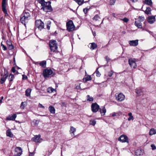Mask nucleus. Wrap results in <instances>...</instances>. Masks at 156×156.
Listing matches in <instances>:
<instances>
[{
  "mask_svg": "<svg viewBox=\"0 0 156 156\" xmlns=\"http://www.w3.org/2000/svg\"><path fill=\"white\" fill-rule=\"evenodd\" d=\"M6 43L8 46L12 44L11 42L10 41L7 40L6 41Z\"/></svg>",
  "mask_w": 156,
  "mask_h": 156,
  "instance_id": "3c124183",
  "label": "nucleus"
},
{
  "mask_svg": "<svg viewBox=\"0 0 156 156\" xmlns=\"http://www.w3.org/2000/svg\"><path fill=\"white\" fill-rule=\"evenodd\" d=\"M46 61L45 60L40 62V66L42 67L45 68L46 67Z\"/></svg>",
  "mask_w": 156,
  "mask_h": 156,
  "instance_id": "5701e85b",
  "label": "nucleus"
},
{
  "mask_svg": "<svg viewBox=\"0 0 156 156\" xmlns=\"http://www.w3.org/2000/svg\"><path fill=\"white\" fill-rule=\"evenodd\" d=\"M118 140L122 143H129L128 139L127 136L124 135H122L118 138Z\"/></svg>",
  "mask_w": 156,
  "mask_h": 156,
  "instance_id": "423d86ee",
  "label": "nucleus"
},
{
  "mask_svg": "<svg viewBox=\"0 0 156 156\" xmlns=\"http://www.w3.org/2000/svg\"><path fill=\"white\" fill-rule=\"evenodd\" d=\"M6 135L7 136H9L10 137H12L13 135L12 133V132L9 129H8L6 131Z\"/></svg>",
  "mask_w": 156,
  "mask_h": 156,
  "instance_id": "cd10ccee",
  "label": "nucleus"
},
{
  "mask_svg": "<svg viewBox=\"0 0 156 156\" xmlns=\"http://www.w3.org/2000/svg\"><path fill=\"white\" fill-rule=\"evenodd\" d=\"M87 101H93V98L92 97H90L89 95H87Z\"/></svg>",
  "mask_w": 156,
  "mask_h": 156,
  "instance_id": "ea45409f",
  "label": "nucleus"
},
{
  "mask_svg": "<svg viewBox=\"0 0 156 156\" xmlns=\"http://www.w3.org/2000/svg\"><path fill=\"white\" fill-rule=\"evenodd\" d=\"M66 26L67 30L69 32L72 31L75 29V26L71 20H70L66 23Z\"/></svg>",
  "mask_w": 156,
  "mask_h": 156,
  "instance_id": "f03ea898",
  "label": "nucleus"
},
{
  "mask_svg": "<svg viewBox=\"0 0 156 156\" xmlns=\"http://www.w3.org/2000/svg\"><path fill=\"white\" fill-rule=\"evenodd\" d=\"M47 91L49 93H52L55 91V90L51 87H49L47 89Z\"/></svg>",
  "mask_w": 156,
  "mask_h": 156,
  "instance_id": "473e14b6",
  "label": "nucleus"
},
{
  "mask_svg": "<svg viewBox=\"0 0 156 156\" xmlns=\"http://www.w3.org/2000/svg\"><path fill=\"white\" fill-rule=\"evenodd\" d=\"M40 3L42 6L41 8V10L42 9L46 12L52 11L53 9L51 5L50 2H45L44 0H40Z\"/></svg>",
  "mask_w": 156,
  "mask_h": 156,
  "instance_id": "f257e3e1",
  "label": "nucleus"
},
{
  "mask_svg": "<svg viewBox=\"0 0 156 156\" xmlns=\"http://www.w3.org/2000/svg\"><path fill=\"white\" fill-rule=\"evenodd\" d=\"M36 1L37 2V3L39 2V0H36V1L35 2V4H36Z\"/></svg>",
  "mask_w": 156,
  "mask_h": 156,
  "instance_id": "69168bd1",
  "label": "nucleus"
},
{
  "mask_svg": "<svg viewBox=\"0 0 156 156\" xmlns=\"http://www.w3.org/2000/svg\"><path fill=\"white\" fill-rule=\"evenodd\" d=\"M9 76V73L6 69L4 70V74H1V76L2 77L0 79V83L2 84L4 83V82L6 81L7 77Z\"/></svg>",
  "mask_w": 156,
  "mask_h": 156,
  "instance_id": "20e7f679",
  "label": "nucleus"
},
{
  "mask_svg": "<svg viewBox=\"0 0 156 156\" xmlns=\"http://www.w3.org/2000/svg\"><path fill=\"white\" fill-rule=\"evenodd\" d=\"M137 1V0H132V2H136Z\"/></svg>",
  "mask_w": 156,
  "mask_h": 156,
  "instance_id": "0e129e2a",
  "label": "nucleus"
},
{
  "mask_svg": "<svg viewBox=\"0 0 156 156\" xmlns=\"http://www.w3.org/2000/svg\"><path fill=\"white\" fill-rule=\"evenodd\" d=\"M31 91V89L30 88L27 89L25 91V95L27 97L30 96V93Z\"/></svg>",
  "mask_w": 156,
  "mask_h": 156,
  "instance_id": "4be33fe9",
  "label": "nucleus"
},
{
  "mask_svg": "<svg viewBox=\"0 0 156 156\" xmlns=\"http://www.w3.org/2000/svg\"><path fill=\"white\" fill-rule=\"evenodd\" d=\"M129 63L131 68L135 69L136 67V64L135 59L130 58L128 60Z\"/></svg>",
  "mask_w": 156,
  "mask_h": 156,
  "instance_id": "6e6552de",
  "label": "nucleus"
},
{
  "mask_svg": "<svg viewBox=\"0 0 156 156\" xmlns=\"http://www.w3.org/2000/svg\"><path fill=\"white\" fill-rule=\"evenodd\" d=\"M145 1L146 4L150 6L152 5V2L151 0H145Z\"/></svg>",
  "mask_w": 156,
  "mask_h": 156,
  "instance_id": "f704fd0d",
  "label": "nucleus"
},
{
  "mask_svg": "<svg viewBox=\"0 0 156 156\" xmlns=\"http://www.w3.org/2000/svg\"><path fill=\"white\" fill-rule=\"evenodd\" d=\"M93 20L96 21H98L100 20L101 19V18L99 17L98 15L97 14L93 18Z\"/></svg>",
  "mask_w": 156,
  "mask_h": 156,
  "instance_id": "c85d7f7f",
  "label": "nucleus"
},
{
  "mask_svg": "<svg viewBox=\"0 0 156 156\" xmlns=\"http://www.w3.org/2000/svg\"><path fill=\"white\" fill-rule=\"evenodd\" d=\"M115 2V0H110L109 1V4L110 5H113Z\"/></svg>",
  "mask_w": 156,
  "mask_h": 156,
  "instance_id": "c03bdc74",
  "label": "nucleus"
},
{
  "mask_svg": "<svg viewBox=\"0 0 156 156\" xmlns=\"http://www.w3.org/2000/svg\"><path fill=\"white\" fill-rule=\"evenodd\" d=\"M98 69L97 68L95 72V73L96 74V76L98 77H100L101 75V74L99 72L98 70Z\"/></svg>",
  "mask_w": 156,
  "mask_h": 156,
  "instance_id": "a18cd8bd",
  "label": "nucleus"
},
{
  "mask_svg": "<svg viewBox=\"0 0 156 156\" xmlns=\"http://www.w3.org/2000/svg\"><path fill=\"white\" fill-rule=\"evenodd\" d=\"M122 20L124 22L126 23L127 22L129 21L128 19L126 17L124 18L123 19H122Z\"/></svg>",
  "mask_w": 156,
  "mask_h": 156,
  "instance_id": "09e8293b",
  "label": "nucleus"
},
{
  "mask_svg": "<svg viewBox=\"0 0 156 156\" xmlns=\"http://www.w3.org/2000/svg\"><path fill=\"white\" fill-rule=\"evenodd\" d=\"M2 99H1L0 100V103H2Z\"/></svg>",
  "mask_w": 156,
  "mask_h": 156,
  "instance_id": "774afa93",
  "label": "nucleus"
},
{
  "mask_svg": "<svg viewBox=\"0 0 156 156\" xmlns=\"http://www.w3.org/2000/svg\"><path fill=\"white\" fill-rule=\"evenodd\" d=\"M16 117V114H14L9 115L6 118V119L8 120H15Z\"/></svg>",
  "mask_w": 156,
  "mask_h": 156,
  "instance_id": "dca6fc26",
  "label": "nucleus"
},
{
  "mask_svg": "<svg viewBox=\"0 0 156 156\" xmlns=\"http://www.w3.org/2000/svg\"><path fill=\"white\" fill-rule=\"evenodd\" d=\"M144 89L137 88L136 89V93L138 96L144 94Z\"/></svg>",
  "mask_w": 156,
  "mask_h": 156,
  "instance_id": "4468645a",
  "label": "nucleus"
},
{
  "mask_svg": "<svg viewBox=\"0 0 156 156\" xmlns=\"http://www.w3.org/2000/svg\"><path fill=\"white\" fill-rule=\"evenodd\" d=\"M8 47L9 50H12L14 48V47L13 45H12V44H11V45L8 46Z\"/></svg>",
  "mask_w": 156,
  "mask_h": 156,
  "instance_id": "864d4df0",
  "label": "nucleus"
},
{
  "mask_svg": "<svg viewBox=\"0 0 156 156\" xmlns=\"http://www.w3.org/2000/svg\"><path fill=\"white\" fill-rule=\"evenodd\" d=\"M112 15H113V16L114 17H115V13H113V14H112Z\"/></svg>",
  "mask_w": 156,
  "mask_h": 156,
  "instance_id": "338daca9",
  "label": "nucleus"
},
{
  "mask_svg": "<svg viewBox=\"0 0 156 156\" xmlns=\"http://www.w3.org/2000/svg\"><path fill=\"white\" fill-rule=\"evenodd\" d=\"M113 72L112 70H111L110 71L108 72V76L110 77H111L112 76V75H113Z\"/></svg>",
  "mask_w": 156,
  "mask_h": 156,
  "instance_id": "49530a36",
  "label": "nucleus"
},
{
  "mask_svg": "<svg viewBox=\"0 0 156 156\" xmlns=\"http://www.w3.org/2000/svg\"><path fill=\"white\" fill-rule=\"evenodd\" d=\"M2 9L4 13L5 14V16H8V14L7 13V11L6 9V7L2 8Z\"/></svg>",
  "mask_w": 156,
  "mask_h": 156,
  "instance_id": "e433bc0d",
  "label": "nucleus"
},
{
  "mask_svg": "<svg viewBox=\"0 0 156 156\" xmlns=\"http://www.w3.org/2000/svg\"><path fill=\"white\" fill-rule=\"evenodd\" d=\"M129 117L128 118V121H130L131 120H133L134 119L132 115V113L131 112H129L128 114Z\"/></svg>",
  "mask_w": 156,
  "mask_h": 156,
  "instance_id": "72a5a7b5",
  "label": "nucleus"
},
{
  "mask_svg": "<svg viewBox=\"0 0 156 156\" xmlns=\"http://www.w3.org/2000/svg\"><path fill=\"white\" fill-rule=\"evenodd\" d=\"M100 112L102 115H105V113L106 112V109L104 106L101 107L100 109Z\"/></svg>",
  "mask_w": 156,
  "mask_h": 156,
  "instance_id": "6ab92c4d",
  "label": "nucleus"
},
{
  "mask_svg": "<svg viewBox=\"0 0 156 156\" xmlns=\"http://www.w3.org/2000/svg\"><path fill=\"white\" fill-rule=\"evenodd\" d=\"M48 109L51 113L54 114L55 113V109L54 107L50 106L49 107Z\"/></svg>",
  "mask_w": 156,
  "mask_h": 156,
  "instance_id": "b1692460",
  "label": "nucleus"
},
{
  "mask_svg": "<svg viewBox=\"0 0 156 156\" xmlns=\"http://www.w3.org/2000/svg\"><path fill=\"white\" fill-rule=\"evenodd\" d=\"M40 107L44 108V107L41 104H40Z\"/></svg>",
  "mask_w": 156,
  "mask_h": 156,
  "instance_id": "e2e57ef3",
  "label": "nucleus"
},
{
  "mask_svg": "<svg viewBox=\"0 0 156 156\" xmlns=\"http://www.w3.org/2000/svg\"><path fill=\"white\" fill-rule=\"evenodd\" d=\"M143 151L140 149H138L135 151V155L137 156H140L143 154Z\"/></svg>",
  "mask_w": 156,
  "mask_h": 156,
  "instance_id": "aec40b11",
  "label": "nucleus"
},
{
  "mask_svg": "<svg viewBox=\"0 0 156 156\" xmlns=\"http://www.w3.org/2000/svg\"><path fill=\"white\" fill-rule=\"evenodd\" d=\"M52 73V70L50 69H45L43 72V75L45 78L48 77Z\"/></svg>",
  "mask_w": 156,
  "mask_h": 156,
  "instance_id": "39448f33",
  "label": "nucleus"
},
{
  "mask_svg": "<svg viewBox=\"0 0 156 156\" xmlns=\"http://www.w3.org/2000/svg\"><path fill=\"white\" fill-rule=\"evenodd\" d=\"M14 78V76L13 74H10L8 78L10 82L12 81L13 80Z\"/></svg>",
  "mask_w": 156,
  "mask_h": 156,
  "instance_id": "58836bf2",
  "label": "nucleus"
},
{
  "mask_svg": "<svg viewBox=\"0 0 156 156\" xmlns=\"http://www.w3.org/2000/svg\"><path fill=\"white\" fill-rule=\"evenodd\" d=\"M27 76L24 75H22V79L23 80H26V79H27Z\"/></svg>",
  "mask_w": 156,
  "mask_h": 156,
  "instance_id": "5fc2aeb1",
  "label": "nucleus"
},
{
  "mask_svg": "<svg viewBox=\"0 0 156 156\" xmlns=\"http://www.w3.org/2000/svg\"><path fill=\"white\" fill-rule=\"evenodd\" d=\"M34 154L33 152H29V156H33Z\"/></svg>",
  "mask_w": 156,
  "mask_h": 156,
  "instance_id": "13d9d810",
  "label": "nucleus"
},
{
  "mask_svg": "<svg viewBox=\"0 0 156 156\" xmlns=\"http://www.w3.org/2000/svg\"><path fill=\"white\" fill-rule=\"evenodd\" d=\"M134 24L139 28H142V23L140 22H137V21H135L134 22Z\"/></svg>",
  "mask_w": 156,
  "mask_h": 156,
  "instance_id": "393cba45",
  "label": "nucleus"
},
{
  "mask_svg": "<svg viewBox=\"0 0 156 156\" xmlns=\"http://www.w3.org/2000/svg\"><path fill=\"white\" fill-rule=\"evenodd\" d=\"M129 43L130 46H135L138 45V40H131L129 41Z\"/></svg>",
  "mask_w": 156,
  "mask_h": 156,
  "instance_id": "f8f14e48",
  "label": "nucleus"
},
{
  "mask_svg": "<svg viewBox=\"0 0 156 156\" xmlns=\"http://www.w3.org/2000/svg\"><path fill=\"white\" fill-rule=\"evenodd\" d=\"M76 89L77 90H79L81 89V87L80 86V84L79 83L78 85H76Z\"/></svg>",
  "mask_w": 156,
  "mask_h": 156,
  "instance_id": "8fccbe9b",
  "label": "nucleus"
},
{
  "mask_svg": "<svg viewBox=\"0 0 156 156\" xmlns=\"http://www.w3.org/2000/svg\"><path fill=\"white\" fill-rule=\"evenodd\" d=\"M88 10V9H83V12L84 13L86 14Z\"/></svg>",
  "mask_w": 156,
  "mask_h": 156,
  "instance_id": "6e6d98bb",
  "label": "nucleus"
},
{
  "mask_svg": "<svg viewBox=\"0 0 156 156\" xmlns=\"http://www.w3.org/2000/svg\"><path fill=\"white\" fill-rule=\"evenodd\" d=\"M91 78L90 76H87L83 79V81L84 82H86L87 81L91 80Z\"/></svg>",
  "mask_w": 156,
  "mask_h": 156,
  "instance_id": "bb28decb",
  "label": "nucleus"
},
{
  "mask_svg": "<svg viewBox=\"0 0 156 156\" xmlns=\"http://www.w3.org/2000/svg\"><path fill=\"white\" fill-rule=\"evenodd\" d=\"M92 111L93 112H96L100 109L99 106L96 103H93L91 106Z\"/></svg>",
  "mask_w": 156,
  "mask_h": 156,
  "instance_id": "0eeeda50",
  "label": "nucleus"
},
{
  "mask_svg": "<svg viewBox=\"0 0 156 156\" xmlns=\"http://www.w3.org/2000/svg\"><path fill=\"white\" fill-rule=\"evenodd\" d=\"M97 46V44L94 43H90L88 45L89 47L92 50L96 49Z\"/></svg>",
  "mask_w": 156,
  "mask_h": 156,
  "instance_id": "a211bd4d",
  "label": "nucleus"
},
{
  "mask_svg": "<svg viewBox=\"0 0 156 156\" xmlns=\"http://www.w3.org/2000/svg\"><path fill=\"white\" fill-rule=\"evenodd\" d=\"M27 105L26 102H22L20 105V108L22 109H24L25 106Z\"/></svg>",
  "mask_w": 156,
  "mask_h": 156,
  "instance_id": "7c9ffc66",
  "label": "nucleus"
},
{
  "mask_svg": "<svg viewBox=\"0 0 156 156\" xmlns=\"http://www.w3.org/2000/svg\"><path fill=\"white\" fill-rule=\"evenodd\" d=\"M32 140L36 142H39V136L38 135H35L32 139Z\"/></svg>",
  "mask_w": 156,
  "mask_h": 156,
  "instance_id": "a878e982",
  "label": "nucleus"
},
{
  "mask_svg": "<svg viewBox=\"0 0 156 156\" xmlns=\"http://www.w3.org/2000/svg\"><path fill=\"white\" fill-rule=\"evenodd\" d=\"M151 147L152 149L153 150H155L156 149V146L154 144H152L151 145Z\"/></svg>",
  "mask_w": 156,
  "mask_h": 156,
  "instance_id": "603ef678",
  "label": "nucleus"
},
{
  "mask_svg": "<svg viewBox=\"0 0 156 156\" xmlns=\"http://www.w3.org/2000/svg\"><path fill=\"white\" fill-rule=\"evenodd\" d=\"M1 46L2 47V49L4 51H5L7 50L6 47L2 43H1Z\"/></svg>",
  "mask_w": 156,
  "mask_h": 156,
  "instance_id": "de8ad7c7",
  "label": "nucleus"
},
{
  "mask_svg": "<svg viewBox=\"0 0 156 156\" xmlns=\"http://www.w3.org/2000/svg\"><path fill=\"white\" fill-rule=\"evenodd\" d=\"M29 20V19L26 18V17L21 16L20 19V21L22 24L25 26L26 23L28 22Z\"/></svg>",
  "mask_w": 156,
  "mask_h": 156,
  "instance_id": "2eb2a0df",
  "label": "nucleus"
},
{
  "mask_svg": "<svg viewBox=\"0 0 156 156\" xmlns=\"http://www.w3.org/2000/svg\"><path fill=\"white\" fill-rule=\"evenodd\" d=\"M105 59H106V60L107 61V62H108L110 60V58L108 56H106V57Z\"/></svg>",
  "mask_w": 156,
  "mask_h": 156,
  "instance_id": "bf43d9fd",
  "label": "nucleus"
},
{
  "mask_svg": "<svg viewBox=\"0 0 156 156\" xmlns=\"http://www.w3.org/2000/svg\"><path fill=\"white\" fill-rule=\"evenodd\" d=\"M77 2L79 5H81L83 3L84 0H73Z\"/></svg>",
  "mask_w": 156,
  "mask_h": 156,
  "instance_id": "4c0bfd02",
  "label": "nucleus"
},
{
  "mask_svg": "<svg viewBox=\"0 0 156 156\" xmlns=\"http://www.w3.org/2000/svg\"><path fill=\"white\" fill-rule=\"evenodd\" d=\"M11 70H12V71L13 73H15L16 71V69L14 67H12Z\"/></svg>",
  "mask_w": 156,
  "mask_h": 156,
  "instance_id": "4d7b16f0",
  "label": "nucleus"
},
{
  "mask_svg": "<svg viewBox=\"0 0 156 156\" xmlns=\"http://www.w3.org/2000/svg\"><path fill=\"white\" fill-rule=\"evenodd\" d=\"M151 9L150 7H147L146 10L144 11V13L147 15H150L151 14Z\"/></svg>",
  "mask_w": 156,
  "mask_h": 156,
  "instance_id": "412c9836",
  "label": "nucleus"
},
{
  "mask_svg": "<svg viewBox=\"0 0 156 156\" xmlns=\"http://www.w3.org/2000/svg\"><path fill=\"white\" fill-rule=\"evenodd\" d=\"M116 98L118 101H122L124 99L125 96L122 94L120 93L116 96Z\"/></svg>",
  "mask_w": 156,
  "mask_h": 156,
  "instance_id": "9b49d317",
  "label": "nucleus"
},
{
  "mask_svg": "<svg viewBox=\"0 0 156 156\" xmlns=\"http://www.w3.org/2000/svg\"><path fill=\"white\" fill-rule=\"evenodd\" d=\"M6 0H2V8L6 7Z\"/></svg>",
  "mask_w": 156,
  "mask_h": 156,
  "instance_id": "37998d69",
  "label": "nucleus"
},
{
  "mask_svg": "<svg viewBox=\"0 0 156 156\" xmlns=\"http://www.w3.org/2000/svg\"><path fill=\"white\" fill-rule=\"evenodd\" d=\"M35 27L34 29L35 34L36 36L38 37V33L39 30V20H36L35 22Z\"/></svg>",
  "mask_w": 156,
  "mask_h": 156,
  "instance_id": "1a4fd4ad",
  "label": "nucleus"
},
{
  "mask_svg": "<svg viewBox=\"0 0 156 156\" xmlns=\"http://www.w3.org/2000/svg\"><path fill=\"white\" fill-rule=\"evenodd\" d=\"M96 123V121L94 120H90V125L94 126Z\"/></svg>",
  "mask_w": 156,
  "mask_h": 156,
  "instance_id": "79ce46f5",
  "label": "nucleus"
},
{
  "mask_svg": "<svg viewBox=\"0 0 156 156\" xmlns=\"http://www.w3.org/2000/svg\"><path fill=\"white\" fill-rule=\"evenodd\" d=\"M21 16L26 17V18L29 19L30 16V15L29 12V10L27 9L25 10Z\"/></svg>",
  "mask_w": 156,
  "mask_h": 156,
  "instance_id": "ddd939ff",
  "label": "nucleus"
},
{
  "mask_svg": "<svg viewBox=\"0 0 156 156\" xmlns=\"http://www.w3.org/2000/svg\"><path fill=\"white\" fill-rule=\"evenodd\" d=\"M156 133V131L154 129H151L150 130L149 134L152 135Z\"/></svg>",
  "mask_w": 156,
  "mask_h": 156,
  "instance_id": "c756f323",
  "label": "nucleus"
},
{
  "mask_svg": "<svg viewBox=\"0 0 156 156\" xmlns=\"http://www.w3.org/2000/svg\"><path fill=\"white\" fill-rule=\"evenodd\" d=\"M117 113L115 112H113L112 113V116L113 117L115 116L116 115Z\"/></svg>",
  "mask_w": 156,
  "mask_h": 156,
  "instance_id": "052dcab7",
  "label": "nucleus"
},
{
  "mask_svg": "<svg viewBox=\"0 0 156 156\" xmlns=\"http://www.w3.org/2000/svg\"><path fill=\"white\" fill-rule=\"evenodd\" d=\"M40 29H42L44 28V24L43 22H42L41 20L40 19Z\"/></svg>",
  "mask_w": 156,
  "mask_h": 156,
  "instance_id": "2f4dec72",
  "label": "nucleus"
},
{
  "mask_svg": "<svg viewBox=\"0 0 156 156\" xmlns=\"http://www.w3.org/2000/svg\"><path fill=\"white\" fill-rule=\"evenodd\" d=\"M49 46L51 51L54 52L57 50V46L55 41L51 40L50 41Z\"/></svg>",
  "mask_w": 156,
  "mask_h": 156,
  "instance_id": "7ed1b4c3",
  "label": "nucleus"
},
{
  "mask_svg": "<svg viewBox=\"0 0 156 156\" xmlns=\"http://www.w3.org/2000/svg\"><path fill=\"white\" fill-rule=\"evenodd\" d=\"M15 155L20 156L22 154L23 151L22 148L20 147H16L15 149Z\"/></svg>",
  "mask_w": 156,
  "mask_h": 156,
  "instance_id": "9d476101",
  "label": "nucleus"
},
{
  "mask_svg": "<svg viewBox=\"0 0 156 156\" xmlns=\"http://www.w3.org/2000/svg\"><path fill=\"white\" fill-rule=\"evenodd\" d=\"M138 19L140 21L142 22L144 20L145 18L144 16H139Z\"/></svg>",
  "mask_w": 156,
  "mask_h": 156,
  "instance_id": "a19ab883",
  "label": "nucleus"
},
{
  "mask_svg": "<svg viewBox=\"0 0 156 156\" xmlns=\"http://www.w3.org/2000/svg\"><path fill=\"white\" fill-rule=\"evenodd\" d=\"M50 27L49 25H47V28L48 30H49L50 29Z\"/></svg>",
  "mask_w": 156,
  "mask_h": 156,
  "instance_id": "680f3d73",
  "label": "nucleus"
},
{
  "mask_svg": "<svg viewBox=\"0 0 156 156\" xmlns=\"http://www.w3.org/2000/svg\"><path fill=\"white\" fill-rule=\"evenodd\" d=\"M155 20V17L154 16H149L147 19L148 22L150 23H153Z\"/></svg>",
  "mask_w": 156,
  "mask_h": 156,
  "instance_id": "f3484780",
  "label": "nucleus"
},
{
  "mask_svg": "<svg viewBox=\"0 0 156 156\" xmlns=\"http://www.w3.org/2000/svg\"><path fill=\"white\" fill-rule=\"evenodd\" d=\"M76 131V129L73 126H71L70 127V133H73V135H74V133Z\"/></svg>",
  "mask_w": 156,
  "mask_h": 156,
  "instance_id": "c9c22d12",
  "label": "nucleus"
}]
</instances>
